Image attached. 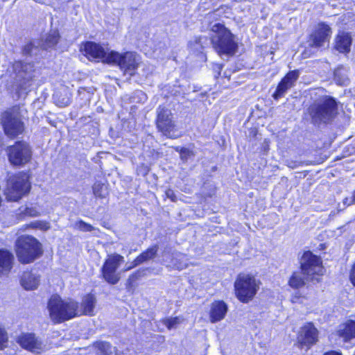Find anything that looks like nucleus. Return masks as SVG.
<instances>
[{
    "mask_svg": "<svg viewBox=\"0 0 355 355\" xmlns=\"http://www.w3.org/2000/svg\"><path fill=\"white\" fill-rule=\"evenodd\" d=\"M17 342L20 346L31 352L39 354L43 350V345L33 334H23L18 336Z\"/></svg>",
    "mask_w": 355,
    "mask_h": 355,
    "instance_id": "obj_16",
    "label": "nucleus"
},
{
    "mask_svg": "<svg viewBox=\"0 0 355 355\" xmlns=\"http://www.w3.org/2000/svg\"><path fill=\"white\" fill-rule=\"evenodd\" d=\"M174 265L179 270H182L184 268L187 267V264L186 263H184V264L180 263L178 265L176 264V263H174Z\"/></svg>",
    "mask_w": 355,
    "mask_h": 355,
    "instance_id": "obj_45",
    "label": "nucleus"
},
{
    "mask_svg": "<svg viewBox=\"0 0 355 355\" xmlns=\"http://www.w3.org/2000/svg\"><path fill=\"white\" fill-rule=\"evenodd\" d=\"M92 189H93L94 195L96 197L104 198L106 194L105 193V188L104 184H103L100 182H96L94 184Z\"/></svg>",
    "mask_w": 355,
    "mask_h": 355,
    "instance_id": "obj_33",
    "label": "nucleus"
},
{
    "mask_svg": "<svg viewBox=\"0 0 355 355\" xmlns=\"http://www.w3.org/2000/svg\"><path fill=\"white\" fill-rule=\"evenodd\" d=\"M288 90V88H286V87L284 85H282L281 83H279L277 87L275 92L273 94L272 96L275 99H278L279 98H282L284 96L286 92Z\"/></svg>",
    "mask_w": 355,
    "mask_h": 355,
    "instance_id": "obj_36",
    "label": "nucleus"
},
{
    "mask_svg": "<svg viewBox=\"0 0 355 355\" xmlns=\"http://www.w3.org/2000/svg\"><path fill=\"white\" fill-rule=\"evenodd\" d=\"M309 110L314 123H327L336 116L338 104L333 97L324 96L312 104Z\"/></svg>",
    "mask_w": 355,
    "mask_h": 355,
    "instance_id": "obj_3",
    "label": "nucleus"
},
{
    "mask_svg": "<svg viewBox=\"0 0 355 355\" xmlns=\"http://www.w3.org/2000/svg\"><path fill=\"white\" fill-rule=\"evenodd\" d=\"M141 59L139 55L133 52H126L121 54L111 51L106 57V63L119 66L121 70L130 76H133L139 67Z\"/></svg>",
    "mask_w": 355,
    "mask_h": 355,
    "instance_id": "obj_8",
    "label": "nucleus"
},
{
    "mask_svg": "<svg viewBox=\"0 0 355 355\" xmlns=\"http://www.w3.org/2000/svg\"><path fill=\"white\" fill-rule=\"evenodd\" d=\"M338 336L343 338L345 342L349 341L355 338V321L349 320L339 325Z\"/></svg>",
    "mask_w": 355,
    "mask_h": 355,
    "instance_id": "obj_21",
    "label": "nucleus"
},
{
    "mask_svg": "<svg viewBox=\"0 0 355 355\" xmlns=\"http://www.w3.org/2000/svg\"><path fill=\"white\" fill-rule=\"evenodd\" d=\"M83 51L89 59L102 60L105 63L106 57L110 53L101 45L93 42H87L84 44Z\"/></svg>",
    "mask_w": 355,
    "mask_h": 355,
    "instance_id": "obj_17",
    "label": "nucleus"
},
{
    "mask_svg": "<svg viewBox=\"0 0 355 355\" xmlns=\"http://www.w3.org/2000/svg\"><path fill=\"white\" fill-rule=\"evenodd\" d=\"M207 44V38L206 37H196L193 42H191V45L196 51H201L204 48V45Z\"/></svg>",
    "mask_w": 355,
    "mask_h": 355,
    "instance_id": "obj_31",
    "label": "nucleus"
},
{
    "mask_svg": "<svg viewBox=\"0 0 355 355\" xmlns=\"http://www.w3.org/2000/svg\"><path fill=\"white\" fill-rule=\"evenodd\" d=\"M95 302V297L92 295H87L86 296H85L81 304V308L80 309L78 308V315H80L83 314L92 315L94 312Z\"/></svg>",
    "mask_w": 355,
    "mask_h": 355,
    "instance_id": "obj_24",
    "label": "nucleus"
},
{
    "mask_svg": "<svg viewBox=\"0 0 355 355\" xmlns=\"http://www.w3.org/2000/svg\"><path fill=\"white\" fill-rule=\"evenodd\" d=\"M191 155V152L187 148H182L180 150V159L184 162H187Z\"/></svg>",
    "mask_w": 355,
    "mask_h": 355,
    "instance_id": "obj_39",
    "label": "nucleus"
},
{
    "mask_svg": "<svg viewBox=\"0 0 355 355\" xmlns=\"http://www.w3.org/2000/svg\"><path fill=\"white\" fill-rule=\"evenodd\" d=\"M352 37L349 33L340 31L335 38V49L340 53H347L350 51Z\"/></svg>",
    "mask_w": 355,
    "mask_h": 355,
    "instance_id": "obj_18",
    "label": "nucleus"
},
{
    "mask_svg": "<svg viewBox=\"0 0 355 355\" xmlns=\"http://www.w3.org/2000/svg\"><path fill=\"white\" fill-rule=\"evenodd\" d=\"M1 123L5 134L10 138L17 137L24 131V123L16 112H5L2 115Z\"/></svg>",
    "mask_w": 355,
    "mask_h": 355,
    "instance_id": "obj_13",
    "label": "nucleus"
},
{
    "mask_svg": "<svg viewBox=\"0 0 355 355\" xmlns=\"http://www.w3.org/2000/svg\"><path fill=\"white\" fill-rule=\"evenodd\" d=\"M324 355H342V354L336 351H330L326 352Z\"/></svg>",
    "mask_w": 355,
    "mask_h": 355,
    "instance_id": "obj_44",
    "label": "nucleus"
},
{
    "mask_svg": "<svg viewBox=\"0 0 355 355\" xmlns=\"http://www.w3.org/2000/svg\"><path fill=\"white\" fill-rule=\"evenodd\" d=\"M261 282L250 274L240 273L234 282V291L237 299L243 303L252 301L257 293Z\"/></svg>",
    "mask_w": 355,
    "mask_h": 355,
    "instance_id": "obj_5",
    "label": "nucleus"
},
{
    "mask_svg": "<svg viewBox=\"0 0 355 355\" xmlns=\"http://www.w3.org/2000/svg\"><path fill=\"white\" fill-rule=\"evenodd\" d=\"M301 349L309 350L318 340V331L313 323H306L302 328L297 336Z\"/></svg>",
    "mask_w": 355,
    "mask_h": 355,
    "instance_id": "obj_14",
    "label": "nucleus"
},
{
    "mask_svg": "<svg viewBox=\"0 0 355 355\" xmlns=\"http://www.w3.org/2000/svg\"><path fill=\"white\" fill-rule=\"evenodd\" d=\"M165 195L168 198H170L172 201L176 200V196L174 191L172 189H167L165 192Z\"/></svg>",
    "mask_w": 355,
    "mask_h": 355,
    "instance_id": "obj_41",
    "label": "nucleus"
},
{
    "mask_svg": "<svg viewBox=\"0 0 355 355\" xmlns=\"http://www.w3.org/2000/svg\"><path fill=\"white\" fill-rule=\"evenodd\" d=\"M331 33V29L327 24H318L310 35L309 45L315 48L323 46L326 42L329 43Z\"/></svg>",
    "mask_w": 355,
    "mask_h": 355,
    "instance_id": "obj_15",
    "label": "nucleus"
},
{
    "mask_svg": "<svg viewBox=\"0 0 355 355\" xmlns=\"http://www.w3.org/2000/svg\"><path fill=\"white\" fill-rule=\"evenodd\" d=\"M37 46L35 42H30L26 44L22 49V53L24 55H32L37 51Z\"/></svg>",
    "mask_w": 355,
    "mask_h": 355,
    "instance_id": "obj_34",
    "label": "nucleus"
},
{
    "mask_svg": "<svg viewBox=\"0 0 355 355\" xmlns=\"http://www.w3.org/2000/svg\"><path fill=\"white\" fill-rule=\"evenodd\" d=\"M12 71L15 74L13 78L21 87H25L26 84L32 80L35 74L34 64L31 62H15L12 64Z\"/></svg>",
    "mask_w": 355,
    "mask_h": 355,
    "instance_id": "obj_11",
    "label": "nucleus"
},
{
    "mask_svg": "<svg viewBox=\"0 0 355 355\" xmlns=\"http://www.w3.org/2000/svg\"><path fill=\"white\" fill-rule=\"evenodd\" d=\"M75 227L83 232H92L95 228L90 224L86 223L83 220H78L75 223Z\"/></svg>",
    "mask_w": 355,
    "mask_h": 355,
    "instance_id": "obj_35",
    "label": "nucleus"
},
{
    "mask_svg": "<svg viewBox=\"0 0 355 355\" xmlns=\"http://www.w3.org/2000/svg\"><path fill=\"white\" fill-rule=\"evenodd\" d=\"M95 347L103 355H110L112 354V346L107 342H96L95 343Z\"/></svg>",
    "mask_w": 355,
    "mask_h": 355,
    "instance_id": "obj_30",
    "label": "nucleus"
},
{
    "mask_svg": "<svg viewBox=\"0 0 355 355\" xmlns=\"http://www.w3.org/2000/svg\"><path fill=\"white\" fill-rule=\"evenodd\" d=\"M70 103V98L69 97L64 98L62 101H59L58 104L60 107H66Z\"/></svg>",
    "mask_w": 355,
    "mask_h": 355,
    "instance_id": "obj_42",
    "label": "nucleus"
},
{
    "mask_svg": "<svg viewBox=\"0 0 355 355\" xmlns=\"http://www.w3.org/2000/svg\"><path fill=\"white\" fill-rule=\"evenodd\" d=\"M16 254L19 262H33L42 254L41 243L32 236H21L16 241Z\"/></svg>",
    "mask_w": 355,
    "mask_h": 355,
    "instance_id": "obj_4",
    "label": "nucleus"
},
{
    "mask_svg": "<svg viewBox=\"0 0 355 355\" xmlns=\"http://www.w3.org/2000/svg\"><path fill=\"white\" fill-rule=\"evenodd\" d=\"M60 35L57 31H51L45 37L42 46L44 49L54 46L59 41Z\"/></svg>",
    "mask_w": 355,
    "mask_h": 355,
    "instance_id": "obj_28",
    "label": "nucleus"
},
{
    "mask_svg": "<svg viewBox=\"0 0 355 355\" xmlns=\"http://www.w3.org/2000/svg\"><path fill=\"white\" fill-rule=\"evenodd\" d=\"M334 80L338 85H347L349 83L347 70L343 67H338L334 71Z\"/></svg>",
    "mask_w": 355,
    "mask_h": 355,
    "instance_id": "obj_26",
    "label": "nucleus"
},
{
    "mask_svg": "<svg viewBox=\"0 0 355 355\" xmlns=\"http://www.w3.org/2000/svg\"><path fill=\"white\" fill-rule=\"evenodd\" d=\"M210 31L213 33L211 42L214 49L219 54L233 55L237 48L233 35L223 24L216 23L213 24Z\"/></svg>",
    "mask_w": 355,
    "mask_h": 355,
    "instance_id": "obj_2",
    "label": "nucleus"
},
{
    "mask_svg": "<svg viewBox=\"0 0 355 355\" xmlns=\"http://www.w3.org/2000/svg\"><path fill=\"white\" fill-rule=\"evenodd\" d=\"M28 227L46 231L50 229V224L44 220H35L31 223Z\"/></svg>",
    "mask_w": 355,
    "mask_h": 355,
    "instance_id": "obj_32",
    "label": "nucleus"
},
{
    "mask_svg": "<svg viewBox=\"0 0 355 355\" xmlns=\"http://www.w3.org/2000/svg\"><path fill=\"white\" fill-rule=\"evenodd\" d=\"M13 255L7 250H0V275L7 274L12 266Z\"/></svg>",
    "mask_w": 355,
    "mask_h": 355,
    "instance_id": "obj_23",
    "label": "nucleus"
},
{
    "mask_svg": "<svg viewBox=\"0 0 355 355\" xmlns=\"http://www.w3.org/2000/svg\"><path fill=\"white\" fill-rule=\"evenodd\" d=\"M176 256L180 257V258H184L183 255H182L181 254H176Z\"/></svg>",
    "mask_w": 355,
    "mask_h": 355,
    "instance_id": "obj_48",
    "label": "nucleus"
},
{
    "mask_svg": "<svg viewBox=\"0 0 355 355\" xmlns=\"http://www.w3.org/2000/svg\"><path fill=\"white\" fill-rule=\"evenodd\" d=\"M157 113V127L159 130L167 137L176 138L178 136L173 132L175 125L171 110L159 106Z\"/></svg>",
    "mask_w": 355,
    "mask_h": 355,
    "instance_id": "obj_12",
    "label": "nucleus"
},
{
    "mask_svg": "<svg viewBox=\"0 0 355 355\" xmlns=\"http://www.w3.org/2000/svg\"><path fill=\"white\" fill-rule=\"evenodd\" d=\"M288 166L291 168H295L297 165L295 162H291L288 164Z\"/></svg>",
    "mask_w": 355,
    "mask_h": 355,
    "instance_id": "obj_46",
    "label": "nucleus"
},
{
    "mask_svg": "<svg viewBox=\"0 0 355 355\" xmlns=\"http://www.w3.org/2000/svg\"><path fill=\"white\" fill-rule=\"evenodd\" d=\"M8 337L6 330L0 326V349L6 347Z\"/></svg>",
    "mask_w": 355,
    "mask_h": 355,
    "instance_id": "obj_38",
    "label": "nucleus"
},
{
    "mask_svg": "<svg viewBox=\"0 0 355 355\" xmlns=\"http://www.w3.org/2000/svg\"><path fill=\"white\" fill-rule=\"evenodd\" d=\"M297 298H298V297H297V296H294V297L292 298V302H295Z\"/></svg>",
    "mask_w": 355,
    "mask_h": 355,
    "instance_id": "obj_47",
    "label": "nucleus"
},
{
    "mask_svg": "<svg viewBox=\"0 0 355 355\" xmlns=\"http://www.w3.org/2000/svg\"><path fill=\"white\" fill-rule=\"evenodd\" d=\"M51 320L60 323L78 315V303L72 300H63L59 295H53L48 302Z\"/></svg>",
    "mask_w": 355,
    "mask_h": 355,
    "instance_id": "obj_1",
    "label": "nucleus"
},
{
    "mask_svg": "<svg viewBox=\"0 0 355 355\" xmlns=\"http://www.w3.org/2000/svg\"><path fill=\"white\" fill-rule=\"evenodd\" d=\"M21 285L26 290L36 289L40 283V276L32 272H24L21 277Z\"/></svg>",
    "mask_w": 355,
    "mask_h": 355,
    "instance_id": "obj_22",
    "label": "nucleus"
},
{
    "mask_svg": "<svg viewBox=\"0 0 355 355\" xmlns=\"http://www.w3.org/2000/svg\"><path fill=\"white\" fill-rule=\"evenodd\" d=\"M19 214L21 216L37 217L40 215V212L35 207H26L19 209Z\"/></svg>",
    "mask_w": 355,
    "mask_h": 355,
    "instance_id": "obj_29",
    "label": "nucleus"
},
{
    "mask_svg": "<svg viewBox=\"0 0 355 355\" xmlns=\"http://www.w3.org/2000/svg\"><path fill=\"white\" fill-rule=\"evenodd\" d=\"M123 261L124 257L119 254H109L101 268L103 279L112 285L118 283L121 279V274L117 272V269Z\"/></svg>",
    "mask_w": 355,
    "mask_h": 355,
    "instance_id": "obj_10",
    "label": "nucleus"
},
{
    "mask_svg": "<svg viewBox=\"0 0 355 355\" xmlns=\"http://www.w3.org/2000/svg\"><path fill=\"white\" fill-rule=\"evenodd\" d=\"M227 311V306L223 301H215L211 304L210 320L216 322L224 318Z\"/></svg>",
    "mask_w": 355,
    "mask_h": 355,
    "instance_id": "obj_19",
    "label": "nucleus"
},
{
    "mask_svg": "<svg viewBox=\"0 0 355 355\" xmlns=\"http://www.w3.org/2000/svg\"><path fill=\"white\" fill-rule=\"evenodd\" d=\"M300 268L306 279L310 281H320L325 272V269L322 266L321 258L313 254L310 251L305 252L300 260Z\"/></svg>",
    "mask_w": 355,
    "mask_h": 355,
    "instance_id": "obj_6",
    "label": "nucleus"
},
{
    "mask_svg": "<svg viewBox=\"0 0 355 355\" xmlns=\"http://www.w3.org/2000/svg\"><path fill=\"white\" fill-rule=\"evenodd\" d=\"M347 201H348V199L346 198L344 200V203L345 204H347L348 205H351L352 203L355 204V191L353 193V196H352L351 201L349 202H347Z\"/></svg>",
    "mask_w": 355,
    "mask_h": 355,
    "instance_id": "obj_43",
    "label": "nucleus"
},
{
    "mask_svg": "<svg viewBox=\"0 0 355 355\" xmlns=\"http://www.w3.org/2000/svg\"><path fill=\"white\" fill-rule=\"evenodd\" d=\"M158 246L157 245L148 248L146 251L140 254L132 262V265L127 267L124 270H129L132 268L144 262L153 259L157 253Z\"/></svg>",
    "mask_w": 355,
    "mask_h": 355,
    "instance_id": "obj_20",
    "label": "nucleus"
},
{
    "mask_svg": "<svg viewBox=\"0 0 355 355\" xmlns=\"http://www.w3.org/2000/svg\"><path fill=\"white\" fill-rule=\"evenodd\" d=\"M223 69V64H214L213 71L215 73L214 76L218 78L220 75V71Z\"/></svg>",
    "mask_w": 355,
    "mask_h": 355,
    "instance_id": "obj_40",
    "label": "nucleus"
},
{
    "mask_svg": "<svg viewBox=\"0 0 355 355\" xmlns=\"http://www.w3.org/2000/svg\"><path fill=\"white\" fill-rule=\"evenodd\" d=\"M8 161L15 166H22L28 163L32 157L30 146L25 141H16L6 150Z\"/></svg>",
    "mask_w": 355,
    "mask_h": 355,
    "instance_id": "obj_9",
    "label": "nucleus"
},
{
    "mask_svg": "<svg viewBox=\"0 0 355 355\" xmlns=\"http://www.w3.org/2000/svg\"><path fill=\"white\" fill-rule=\"evenodd\" d=\"M299 78V71L297 70L289 71L285 77L280 81L288 89L295 85V83Z\"/></svg>",
    "mask_w": 355,
    "mask_h": 355,
    "instance_id": "obj_27",
    "label": "nucleus"
},
{
    "mask_svg": "<svg viewBox=\"0 0 355 355\" xmlns=\"http://www.w3.org/2000/svg\"><path fill=\"white\" fill-rule=\"evenodd\" d=\"M180 322V319L178 317L167 318L164 320V324L168 329L175 328Z\"/></svg>",
    "mask_w": 355,
    "mask_h": 355,
    "instance_id": "obj_37",
    "label": "nucleus"
},
{
    "mask_svg": "<svg viewBox=\"0 0 355 355\" xmlns=\"http://www.w3.org/2000/svg\"><path fill=\"white\" fill-rule=\"evenodd\" d=\"M306 280L308 281L306 276H304L302 272H295L291 277L288 284L293 288H299L305 285Z\"/></svg>",
    "mask_w": 355,
    "mask_h": 355,
    "instance_id": "obj_25",
    "label": "nucleus"
},
{
    "mask_svg": "<svg viewBox=\"0 0 355 355\" xmlns=\"http://www.w3.org/2000/svg\"><path fill=\"white\" fill-rule=\"evenodd\" d=\"M30 189V183L26 173H19L11 175L7 180L5 190L6 198L8 201H17Z\"/></svg>",
    "mask_w": 355,
    "mask_h": 355,
    "instance_id": "obj_7",
    "label": "nucleus"
}]
</instances>
